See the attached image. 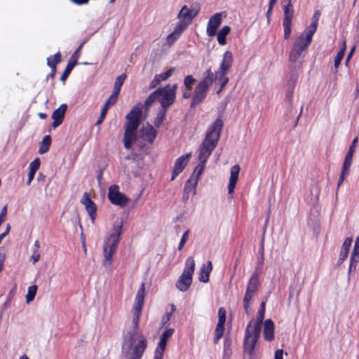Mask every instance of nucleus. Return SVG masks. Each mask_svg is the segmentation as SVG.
<instances>
[{"mask_svg":"<svg viewBox=\"0 0 359 359\" xmlns=\"http://www.w3.org/2000/svg\"><path fill=\"white\" fill-rule=\"evenodd\" d=\"M255 294L252 292H249L248 291L245 292V294L243 297V307L245 309V312L247 315H250L252 311L251 308V301Z\"/></svg>","mask_w":359,"mask_h":359,"instance_id":"obj_33","label":"nucleus"},{"mask_svg":"<svg viewBox=\"0 0 359 359\" xmlns=\"http://www.w3.org/2000/svg\"><path fill=\"white\" fill-rule=\"evenodd\" d=\"M251 323L252 321L248 324L247 327L245 331V338H244V351L247 352L249 355H251L254 351L255 346L259 338L257 337H253L251 334Z\"/></svg>","mask_w":359,"mask_h":359,"instance_id":"obj_14","label":"nucleus"},{"mask_svg":"<svg viewBox=\"0 0 359 359\" xmlns=\"http://www.w3.org/2000/svg\"><path fill=\"white\" fill-rule=\"evenodd\" d=\"M226 309L224 307H221L218 310V322L216 325L215 330L214 344H218L219 341L222 339L224 332V325L226 322Z\"/></svg>","mask_w":359,"mask_h":359,"instance_id":"obj_12","label":"nucleus"},{"mask_svg":"<svg viewBox=\"0 0 359 359\" xmlns=\"http://www.w3.org/2000/svg\"><path fill=\"white\" fill-rule=\"evenodd\" d=\"M284 13L283 26L284 29V39H288L291 34L292 23L294 15V9L291 0H284L282 2Z\"/></svg>","mask_w":359,"mask_h":359,"instance_id":"obj_7","label":"nucleus"},{"mask_svg":"<svg viewBox=\"0 0 359 359\" xmlns=\"http://www.w3.org/2000/svg\"><path fill=\"white\" fill-rule=\"evenodd\" d=\"M260 285L259 278L258 274L255 272L252 274L248 282L246 291L255 294Z\"/></svg>","mask_w":359,"mask_h":359,"instance_id":"obj_27","label":"nucleus"},{"mask_svg":"<svg viewBox=\"0 0 359 359\" xmlns=\"http://www.w3.org/2000/svg\"><path fill=\"white\" fill-rule=\"evenodd\" d=\"M283 351L282 349H278L275 352L274 358L275 359H283Z\"/></svg>","mask_w":359,"mask_h":359,"instance_id":"obj_63","label":"nucleus"},{"mask_svg":"<svg viewBox=\"0 0 359 359\" xmlns=\"http://www.w3.org/2000/svg\"><path fill=\"white\" fill-rule=\"evenodd\" d=\"M177 18L180 20L179 22L187 23V27L191 23L194 16L191 13V9L187 6H184L177 15Z\"/></svg>","mask_w":359,"mask_h":359,"instance_id":"obj_22","label":"nucleus"},{"mask_svg":"<svg viewBox=\"0 0 359 359\" xmlns=\"http://www.w3.org/2000/svg\"><path fill=\"white\" fill-rule=\"evenodd\" d=\"M67 106L66 104H61L57 109L53 111L52 118L53 119V126L56 128L62 124Z\"/></svg>","mask_w":359,"mask_h":359,"instance_id":"obj_18","label":"nucleus"},{"mask_svg":"<svg viewBox=\"0 0 359 359\" xmlns=\"http://www.w3.org/2000/svg\"><path fill=\"white\" fill-rule=\"evenodd\" d=\"M320 15V12L319 11H316L312 17L311 23H314L315 25H318Z\"/></svg>","mask_w":359,"mask_h":359,"instance_id":"obj_62","label":"nucleus"},{"mask_svg":"<svg viewBox=\"0 0 359 359\" xmlns=\"http://www.w3.org/2000/svg\"><path fill=\"white\" fill-rule=\"evenodd\" d=\"M352 163L344 161L342 165L341 173L338 181V187H339L344 181L346 177L349 174V170Z\"/></svg>","mask_w":359,"mask_h":359,"instance_id":"obj_36","label":"nucleus"},{"mask_svg":"<svg viewBox=\"0 0 359 359\" xmlns=\"http://www.w3.org/2000/svg\"><path fill=\"white\" fill-rule=\"evenodd\" d=\"M222 23V13H217L211 16L207 25V34L213 36L216 34L217 30Z\"/></svg>","mask_w":359,"mask_h":359,"instance_id":"obj_17","label":"nucleus"},{"mask_svg":"<svg viewBox=\"0 0 359 359\" xmlns=\"http://www.w3.org/2000/svg\"><path fill=\"white\" fill-rule=\"evenodd\" d=\"M195 269V261L192 257H189L185 262V267L180 279L176 283V287L182 292L187 291L191 283L192 276Z\"/></svg>","mask_w":359,"mask_h":359,"instance_id":"obj_4","label":"nucleus"},{"mask_svg":"<svg viewBox=\"0 0 359 359\" xmlns=\"http://www.w3.org/2000/svg\"><path fill=\"white\" fill-rule=\"evenodd\" d=\"M352 243V238H346L345 241H344L342 245L341 248H345L346 250H349V248L351 247V245Z\"/></svg>","mask_w":359,"mask_h":359,"instance_id":"obj_57","label":"nucleus"},{"mask_svg":"<svg viewBox=\"0 0 359 359\" xmlns=\"http://www.w3.org/2000/svg\"><path fill=\"white\" fill-rule=\"evenodd\" d=\"M39 248H40L39 241H35L34 244L33 252L31 256V260L32 261L33 264L36 263L40 259V253L39 251Z\"/></svg>","mask_w":359,"mask_h":359,"instance_id":"obj_42","label":"nucleus"},{"mask_svg":"<svg viewBox=\"0 0 359 359\" xmlns=\"http://www.w3.org/2000/svg\"><path fill=\"white\" fill-rule=\"evenodd\" d=\"M228 72L217 70L215 72V79L217 80V81L222 86V88H224L226 85L228 83L229 79L226 76Z\"/></svg>","mask_w":359,"mask_h":359,"instance_id":"obj_35","label":"nucleus"},{"mask_svg":"<svg viewBox=\"0 0 359 359\" xmlns=\"http://www.w3.org/2000/svg\"><path fill=\"white\" fill-rule=\"evenodd\" d=\"M311 41L304 38V34H301L294 41L292 47L289 53V60L292 62H296L300 59L308 47Z\"/></svg>","mask_w":359,"mask_h":359,"instance_id":"obj_6","label":"nucleus"},{"mask_svg":"<svg viewBox=\"0 0 359 359\" xmlns=\"http://www.w3.org/2000/svg\"><path fill=\"white\" fill-rule=\"evenodd\" d=\"M191 156V153L184 154L176 159L175 165L172 171L171 180H174L175 177L181 173L186 165H187L189 158Z\"/></svg>","mask_w":359,"mask_h":359,"instance_id":"obj_15","label":"nucleus"},{"mask_svg":"<svg viewBox=\"0 0 359 359\" xmlns=\"http://www.w3.org/2000/svg\"><path fill=\"white\" fill-rule=\"evenodd\" d=\"M210 86L205 82H199L195 87L191 101L190 104L191 108H194L201 104L206 98Z\"/></svg>","mask_w":359,"mask_h":359,"instance_id":"obj_10","label":"nucleus"},{"mask_svg":"<svg viewBox=\"0 0 359 359\" xmlns=\"http://www.w3.org/2000/svg\"><path fill=\"white\" fill-rule=\"evenodd\" d=\"M212 269V262L208 261L207 265L203 264L200 269L198 280L202 283H208L210 278V273Z\"/></svg>","mask_w":359,"mask_h":359,"instance_id":"obj_25","label":"nucleus"},{"mask_svg":"<svg viewBox=\"0 0 359 359\" xmlns=\"http://www.w3.org/2000/svg\"><path fill=\"white\" fill-rule=\"evenodd\" d=\"M133 331L128 333V344L130 348L132 347L133 343L134 342V337L137 334V330L139 328V323H132Z\"/></svg>","mask_w":359,"mask_h":359,"instance_id":"obj_45","label":"nucleus"},{"mask_svg":"<svg viewBox=\"0 0 359 359\" xmlns=\"http://www.w3.org/2000/svg\"><path fill=\"white\" fill-rule=\"evenodd\" d=\"M187 23L178 22L175 27L173 32L169 34L165 39L166 44L171 47L181 36L182 33L187 29Z\"/></svg>","mask_w":359,"mask_h":359,"instance_id":"obj_13","label":"nucleus"},{"mask_svg":"<svg viewBox=\"0 0 359 359\" xmlns=\"http://www.w3.org/2000/svg\"><path fill=\"white\" fill-rule=\"evenodd\" d=\"M344 57V54L342 52H338L334 58V67L337 69L341 64L342 59Z\"/></svg>","mask_w":359,"mask_h":359,"instance_id":"obj_54","label":"nucleus"},{"mask_svg":"<svg viewBox=\"0 0 359 359\" xmlns=\"http://www.w3.org/2000/svg\"><path fill=\"white\" fill-rule=\"evenodd\" d=\"M7 214V205L3 207L1 212H0V226L4 220V217Z\"/></svg>","mask_w":359,"mask_h":359,"instance_id":"obj_60","label":"nucleus"},{"mask_svg":"<svg viewBox=\"0 0 359 359\" xmlns=\"http://www.w3.org/2000/svg\"><path fill=\"white\" fill-rule=\"evenodd\" d=\"M81 203L85 206L92 223H94L97 216L96 204L91 200L88 194L86 192L83 194Z\"/></svg>","mask_w":359,"mask_h":359,"instance_id":"obj_16","label":"nucleus"},{"mask_svg":"<svg viewBox=\"0 0 359 359\" xmlns=\"http://www.w3.org/2000/svg\"><path fill=\"white\" fill-rule=\"evenodd\" d=\"M175 71V68L171 67L166 72L159 74H156V76L159 79V81L161 82L162 81L167 80L168 78H170Z\"/></svg>","mask_w":359,"mask_h":359,"instance_id":"obj_49","label":"nucleus"},{"mask_svg":"<svg viewBox=\"0 0 359 359\" xmlns=\"http://www.w3.org/2000/svg\"><path fill=\"white\" fill-rule=\"evenodd\" d=\"M126 79V75L125 74H122L116 77L114 85L113 93L109 96L110 97H112L113 99L118 100V97L119 95L121 86H123Z\"/></svg>","mask_w":359,"mask_h":359,"instance_id":"obj_26","label":"nucleus"},{"mask_svg":"<svg viewBox=\"0 0 359 359\" xmlns=\"http://www.w3.org/2000/svg\"><path fill=\"white\" fill-rule=\"evenodd\" d=\"M126 346L128 347V350L125 352L126 359H141L147 347V339L144 336L140 333L138 334L137 343L135 344L134 341L132 347L130 348L128 339L125 341L123 345V350Z\"/></svg>","mask_w":359,"mask_h":359,"instance_id":"obj_5","label":"nucleus"},{"mask_svg":"<svg viewBox=\"0 0 359 359\" xmlns=\"http://www.w3.org/2000/svg\"><path fill=\"white\" fill-rule=\"evenodd\" d=\"M136 131L135 130L125 129L123 144L126 149H130L133 144L135 142L137 137Z\"/></svg>","mask_w":359,"mask_h":359,"instance_id":"obj_21","label":"nucleus"},{"mask_svg":"<svg viewBox=\"0 0 359 359\" xmlns=\"http://www.w3.org/2000/svg\"><path fill=\"white\" fill-rule=\"evenodd\" d=\"M167 110L161 109L157 114L156 117L154 119V123L156 127H161L166 114Z\"/></svg>","mask_w":359,"mask_h":359,"instance_id":"obj_47","label":"nucleus"},{"mask_svg":"<svg viewBox=\"0 0 359 359\" xmlns=\"http://www.w3.org/2000/svg\"><path fill=\"white\" fill-rule=\"evenodd\" d=\"M75 66L72 65V63L67 62V65L60 76V81L63 83H65L67 79L68 78L69 75L70 74L71 72L74 69Z\"/></svg>","mask_w":359,"mask_h":359,"instance_id":"obj_48","label":"nucleus"},{"mask_svg":"<svg viewBox=\"0 0 359 359\" xmlns=\"http://www.w3.org/2000/svg\"><path fill=\"white\" fill-rule=\"evenodd\" d=\"M264 314H265V312L258 310L255 320L257 322H259V323H262L263 320L264 318Z\"/></svg>","mask_w":359,"mask_h":359,"instance_id":"obj_61","label":"nucleus"},{"mask_svg":"<svg viewBox=\"0 0 359 359\" xmlns=\"http://www.w3.org/2000/svg\"><path fill=\"white\" fill-rule=\"evenodd\" d=\"M159 79L156 77V76H154V79L151 81L149 88L153 89L155 88L157 86L160 84Z\"/></svg>","mask_w":359,"mask_h":359,"instance_id":"obj_59","label":"nucleus"},{"mask_svg":"<svg viewBox=\"0 0 359 359\" xmlns=\"http://www.w3.org/2000/svg\"><path fill=\"white\" fill-rule=\"evenodd\" d=\"M358 142V137H356L352 141L351 145L349 146L348 151H347L344 161L352 163L353 156L355 151V148L357 147V144Z\"/></svg>","mask_w":359,"mask_h":359,"instance_id":"obj_32","label":"nucleus"},{"mask_svg":"<svg viewBox=\"0 0 359 359\" xmlns=\"http://www.w3.org/2000/svg\"><path fill=\"white\" fill-rule=\"evenodd\" d=\"M141 133L142 138L150 144H152L154 142L157 135V130L150 124L144 127L142 129Z\"/></svg>","mask_w":359,"mask_h":359,"instance_id":"obj_20","label":"nucleus"},{"mask_svg":"<svg viewBox=\"0 0 359 359\" xmlns=\"http://www.w3.org/2000/svg\"><path fill=\"white\" fill-rule=\"evenodd\" d=\"M215 74H214L211 69L210 68L205 71V76L203 79H202L200 82L203 83L205 82L206 84H208V86H211L215 80Z\"/></svg>","mask_w":359,"mask_h":359,"instance_id":"obj_39","label":"nucleus"},{"mask_svg":"<svg viewBox=\"0 0 359 359\" xmlns=\"http://www.w3.org/2000/svg\"><path fill=\"white\" fill-rule=\"evenodd\" d=\"M62 60V55L60 52L56 53L55 55H51L47 58V65L50 68H56L57 69V65L60 63Z\"/></svg>","mask_w":359,"mask_h":359,"instance_id":"obj_34","label":"nucleus"},{"mask_svg":"<svg viewBox=\"0 0 359 359\" xmlns=\"http://www.w3.org/2000/svg\"><path fill=\"white\" fill-rule=\"evenodd\" d=\"M251 321V334L253 337H257V338H259L260 335L262 323L252 320Z\"/></svg>","mask_w":359,"mask_h":359,"instance_id":"obj_38","label":"nucleus"},{"mask_svg":"<svg viewBox=\"0 0 359 359\" xmlns=\"http://www.w3.org/2000/svg\"><path fill=\"white\" fill-rule=\"evenodd\" d=\"M108 198L111 204L121 208L125 207L130 201V198L119 191V187L116 184L111 185L109 188Z\"/></svg>","mask_w":359,"mask_h":359,"instance_id":"obj_9","label":"nucleus"},{"mask_svg":"<svg viewBox=\"0 0 359 359\" xmlns=\"http://www.w3.org/2000/svg\"><path fill=\"white\" fill-rule=\"evenodd\" d=\"M36 291H37V286L36 285L29 286L28 287L27 294L26 295V301L27 303H29L34 299L36 294Z\"/></svg>","mask_w":359,"mask_h":359,"instance_id":"obj_46","label":"nucleus"},{"mask_svg":"<svg viewBox=\"0 0 359 359\" xmlns=\"http://www.w3.org/2000/svg\"><path fill=\"white\" fill-rule=\"evenodd\" d=\"M40 167V159L39 158H36L33 161H32L29 165V170L30 172L36 173V172L39 170Z\"/></svg>","mask_w":359,"mask_h":359,"instance_id":"obj_51","label":"nucleus"},{"mask_svg":"<svg viewBox=\"0 0 359 359\" xmlns=\"http://www.w3.org/2000/svg\"><path fill=\"white\" fill-rule=\"evenodd\" d=\"M233 65V55L230 51H226L223 55L222 61L218 70L229 72Z\"/></svg>","mask_w":359,"mask_h":359,"instance_id":"obj_24","label":"nucleus"},{"mask_svg":"<svg viewBox=\"0 0 359 359\" xmlns=\"http://www.w3.org/2000/svg\"><path fill=\"white\" fill-rule=\"evenodd\" d=\"M223 127V121L217 118L207 130L205 137L199 146L198 159L200 163L196 166L190 177L197 179V182L205 170L209 157L218 144Z\"/></svg>","mask_w":359,"mask_h":359,"instance_id":"obj_1","label":"nucleus"},{"mask_svg":"<svg viewBox=\"0 0 359 359\" xmlns=\"http://www.w3.org/2000/svg\"><path fill=\"white\" fill-rule=\"evenodd\" d=\"M196 81V79L192 75H188L184 77V85L187 91H191L193 85Z\"/></svg>","mask_w":359,"mask_h":359,"instance_id":"obj_44","label":"nucleus"},{"mask_svg":"<svg viewBox=\"0 0 359 359\" xmlns=\"http://www.w3.org/2000/svg\"><path fill=\"white\" fill-rule=\"evenodd\" d=\"M264 337L268 341H271L274 339V323L271 319H267L264 322Z\"/></svg>","mask_w":359,"mask_h":359,"instance_id":"obj_23","label":"nucleus"},{"mask_svg":"<svg viewBox=\"0 0 359 359\" xmlns=\"http://www.w3.org/2000/svg\"><path fill=\"white\" fill-rule=\"evenodd\" d=\"M240 166L239 165H235L231 168V175L229 178V182L228 184V193L229 194H231L234 189L236 187V182L238 179V175L240 172Z\"/></svg>","mask_w":359,"mask_h":359,"instance_id":"obj_19","label":"nucleus"},{"mask_svg":"<svg viewBox=\"0 0 359 359\" xmlns=\"http://www.w3.org/2000/svg\"><path fill=\"white\" fill-rule=\"evenodd\" d=\"M142 116V111L140 104H137L134 106L130 111L126 115L125 129L137 130L141 122Z\"/></svg>","mask_w":359,"mask_h":359,"instance_id":"obj_8","label":"nucleus"},{"mask_svg":"<svg viewBox=\"0 0 359 359\" xmlns=\"http://www.w3.org/2000/svg\"><path fill=\"white\" fill-rule=\"evenodd\" d=\"M175 310H176L175 306L172 304H170V311H166L165 316H163V318L162 319L163 325H165L171 319V317H172V314L174 313V312L175 311Z\"/></svg>","mask_w":359,"mask_h":359,"instance_id":"obj_50","label":"nucleus"},{"mask_svg":"<svg viewBox=\"0 0 359 359\" xmlns=\"http://www.w3.org/2000/svg\"><path fill=\"white\" fill-rule=\"evenodd\" d=\"M51 144V137L50 135H46L41 142L39 147V153L43 154L46 153L49 150V147Z\"/></svg>","mask_w":359,"mask_h":359,"instance_id":"obj_37","label":"nucleus"},{"mask_svg":"<svg viewBox=\"0 0 359 359\" xmlns=\"http://www.w3.org/2000/svg\"><path fill=\"white\" fill-rule=\"evenodd\" d=\"M177 88V85L176 83L172 86L168 84L163 88H157L145 100V107H149L154 102L158 100L161 104V108L167 110L175 102Z\"/></svg>","mask_w":359,"mask_h":359,"instance_id":"obj_3","label":"nucleus"},{"mask_svg":"<svg viewBox=\"0 0 359 359\" xmlns=\"http://www.w3.org/2000/svg\"><path fill=\"white\" fill-rule=\"evenodd\" d=\"M231 339L228 337H225L224 340V353L228 354V351L230 350Z\"/></svg>","mask_w":359,"mask_h":359,"instance_id":"obj_56","label":"nucleus"},{"mask_svg":"<svg viewBox=\"0 0 359 359\" xmlns=\"http://www.w3.org/2000/svg\"><path fill=\"white\" fill-rule=\"evenodd\" d=\"M174 331L175 330L172 328L167 329L163 332V333L161 336L160 341L158 343V348H161L162 352L165 351L167 345V341L173 334Z\"/></svg>","mask_w":359,"mask_h":359,"instance_id":"obj_29","label":"nucleus"},{"mask_svg":"<svg viewBox=\"0 0 359 359\" xmlns=\"http://www.w3.org/2000/svg\"><path fill=\"white\" fill-rule=\"evenodd\" d=\"M359 262V254L351 252L350 257V265L348 269V273L350 274L352 271H355L358 263Z\"/></svg>","mask_w":359,"mask_h":359,"instance_id":"obj_41","label":"nucleus"},{"mask_svg":"<svg viewBox=\"0 0 359 359\" xmlns=\"http://www.w3.org/2000/svg\"><path fill=\"white\" fill-rule=\"evenodd\" d=\"M348 252H349L348 250L341 248V250H340V253H339V258L337 262L338 265L341 264L344 262V260L348 257Z\"/></svg>","mask_w":359,"mask_h":359,"instance_id":"obj_52","label":"nucleus"},{"mask_svg":"<svg viewBox=\"0 0 359 359\" xmlns=\"http://www.w3.org/2000/svg\"><path fill=\"white\" fill-rule=\"evenodd\" d=\"M123 222L114 224L113 231L106 238L103 244V266L110 269L113 262V255L116 252L120 237L122 234Z\"/></svg>","mask_w":359,"mask_h":359,"instance_id":"obj_2","label":"nucleus"},{"mask_svg":"<svg viewBox=\"0 0 359 359\" xmlns=\"http://www.w3.org/2000/svg\"><path fill=\"white\" fill-rule=\"evenodd\" d=\"M318 25L314 23H311L308 29L305 31L304 38L306 39L309 41H312L313 36L317 30Z\"/></svg>","mask_w":359,"mask_h":359,"instance_id":"obj_43","label":"nucleus"},{"mask_svg":"<svg viewBox=\"0 0 359 359\" xmlns=\"http://www.w3.org/2000/svg\"><path fill=\"white\" fill-rule=\"evenodd\" d=\"M198 184L197 179L194 178H189L184 184V199H188L189 198V194L194 191L195 193L196 187Z\"/></svg>","mask_w":359,"mask_h":359,"instance_id":"obj_30","label":"nucleus"},{"mask_svg":"<svg viewBox=\"0 0 359 359\" xmlns=\"http://www.w3.org/2000/svg\"><path fill=\"white\" fill-rule=\"evenodd\" d=\"M231 27L228 25L224 26L217 33V39L220 45H225L226 43V36L229 34Z\"/></svg>","mask_w":359,"mask_h":359,"instance_id":"obj_31","label":"nucleus"},{"mask_svg":"<svg viewBox=\"0 0 359 359\" xmlns=\"http://www.w3.org/2000/svg\"><path fill=\"white\" fill-rule=\"evenodd\" d=\"M189 9H191V13H193V15L194 17H196L198 14L200 10H201V7H200V5L196 3V4H193Z\"/></svg>","mask_w":359,"mask_h":359,"instance_id":"obj_55","label":"nucleus"},{"mask_svg":"<svg viewBox=\"0 0 359 359\" xmlns=\"http://www.w3.org/2000/svg\"><path fill=\"white\" fill-rule=\"evenodd\" d=\"M145 296L144 283H142L135 295V302L133 307V317L140 318L144 304Z\"/></svg>","mask_w":359,"mask_h":359,"instance_id":"obj_11","label":"nucleus"},{"mask_svg":"<svg viewBox=\"0 0 359 359\" xmlns=\"http://www.w3.org/2000/svg\"><path fill=\"white\" fill-rule=\"evenodd\" d=\"M189 233H190V231L188 229L183 233L182 237L180 240V242L178 248H177L179 250H181L184 248V244L186 243V242L188 240Z\"/></svg>","mask_w":359,"mask_h":359,"instance_id":"obj_53","label":"nucleus"},{"mask_svg":"<svg viewBox=\"0 0 359 359\" xmlns=\"http://www.w3.org/2000/svg\"><path fill=\"white\" fill-rule=\"evenodd\" d=\"M352 243V238H346L345 241H344L342 245L341 248H345L346 250H349V248L351 247V245Z\"/></svg>","mask_w":359,"mask_h":359,"instance_id":"obj_58","label":"nucleus"},{"mask_svg":"<svg viewBox=\"0 0 359 359\" xmlns=\"http://www.w3.org/2000/svg\"><path fill=\"white\" fill-rule=\"evenodd\" d=\"M116 102H117V100H116L110 97L107 99V100L105 102V103L101 110L100 115L98 120L96 122V125H100V123H102L103 120L104 119V118L106 116V114L107 113L109 108L111 106L114 105Z\"/></svg>","mask_w":359,"mask_h":359,"instance_id":"obj_28","label":"nucleus"},{"mask_svg":"<svg viewBox=\"0 0 359 359\" xmlns=\"http://www.w3.org/2000/svg\"><path fill=\"white\" fill-rule=\"evenodd\" d=\"M352 252L359 254V238H358L355 242Z\"/></svg>","mask_w":359,"mask_h":359,"instance_id":"obj_64","label":"nucleus"},{"mask_svg":"<svg viewBox=\"0 0 359 359\" xmlns=\"http://www.w3.org/2000/svg\"><path fill=\"white\" fill-rule=\"evenodd\" d=\"M85 43L84 41H83L79 47L76 48V50L74 51V53L70 57L68 62L72 63V65L76 66L78 64V60L80 57V52L82 49V47L83 44Z\"/></svg>","mask_w":359,"mask_h":359,"instance_id":"obj_40","label":"nucleus"}]
</instances>
